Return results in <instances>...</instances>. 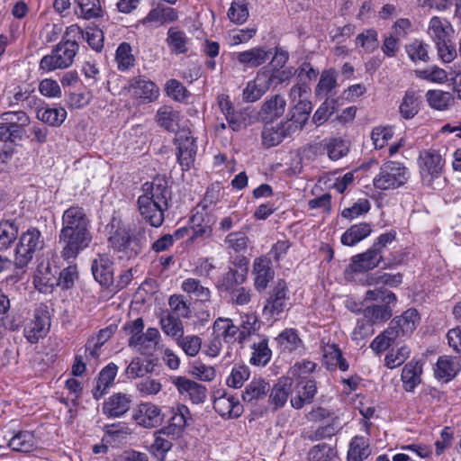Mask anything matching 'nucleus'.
Returning a JSON list of instances; mask_svg holds the SVG:
<instances>
[{
  "mask_svg": "<svg viewBox=\"0 0 461 461\" xmlns=\"http://www.w3.org/2000/svg\"><path fill=\"white\" fill-rule=\"evenodd\" d=\"M59 242L62 245L61 258L68 262L89 247L92 241L90 220L84 208L74 205L64 211L61 219Z\"/></svg>",
  "mask_w": 461,
  "mask_h": 461,
  "instance_id": "1",
  "label": "nucleus"
},
{
  "mask_svg": "<svg viewBox=\"0 0 461 461\" xmlns=\"http://www.w3.org/2000/svg\"><path fill=\"white\" fill-rule=\"evenodd\" d=\"M143 194L138 198V207L143 219L153 227H159L165 220L164 212L168 208L171 197L167 181L156 177L142 185Z\"/></svg>",
  "mask_w": 461,
  "mask_h": 461,
  "instance_id": "2",
  "label": "nucleus"
},
{
  "mask_svg": "<svg viewBox=\"0 0 461 461\" xmlns=\"http://www.w3.org/2000/svg\"><path fill=\"white\" fill-rule=\"evenodd\" d=\"M146 241L144 228H140L136 234H131L125 227L112 222L108 243L114 252L120 254V258H136L141 252Z\"/></svg>",
  "mask_w": 461,
  "mask_h": 461,
  "instance_id": "3",
  "label": "nucleus"
},
{
  "mask_svg": "<svg viewBox=\"0 0 461 461\" xmlns=\"http://www.w3.org/2000/svg\"><path fill=\"white\" fill-rule=\"evenodd\" d=\"M79 46L74 41H61L53 48L50 54L41 58L39 68L44 72L65 69L73 64Z\"/></svg>",
  "mask_w": 461,
  "mask_h": 461,
  "instance_id": "4",
  "label": "nucleus"
},
{
  "mask_svg": "<svg viewBox=\"0 0 461 461\" xmlns=\"http://www.w3.org/2000/svg\"><path fill=\"white\" fill-rule=\"evenodd\" d=\"M409 178L410 171L402 163L389 160L380 167L373 185L376 189L386 191L402 186Z\"/></svg>",
  "mask_w": 461,
  "mask_h": 461,
  "instance_id": "5",
  "label": "nucleus"
},
{
  "mask_svg": "<svg viewBox=\"0 0 461 461\" xmlns=\"http://www.w3.org/2000/svg\"><path fill=\"white\" fill-rule=\"evenodd\" d=\"M44 247V239L41 231L31 227L22 232L15 248V265L17 267H24Z\"/></svg>",
  "mask_w": 461,
  "mask_h": 461,
  "instance_id": "6",
  "label": "nucleus"
},
{
  "mask_svg": "<svg viewBox=\"0 0 461 461\" xmlns=\"http://www.w3.org/2000/svg\"><path fill=\"white\" fill-rule=\"evenodd\" d=\"M30 117L23 111H9L0 114V140L14 142L25 134Z\"/></svg>",
  "mask_w": 461,
  "mask_h": 461,
  "instance_id": "7",
  "label": "nucleus"
},
{
  "mask_svg": "<svg viewBox=\"0 0 461 461\" xmlns=\"http://www.w3.org/2000/svg\"><path fill=\"white\" fill-rule=\"evenodd\" d=\"M418 165L422 182L432 186L434 182L442 176L445 159L439 151L427 149L420 153Z\"/></svg>",
  "mask_w": 461,
  "mask_h": 461,
  "instance_id": "8",
  "label": "nucleus"
},
{
  "mask_svg": "<svg viewBox=\"0 0 461 461\" xmlns=\"http://www.w3.org/2000/svg\"><path fill=\"white\" fill-rule=\"evenodd\" d=\"M292 306L288 285L284 279H278L266 300L263 314L267 318H276Z\"/></svg>",
  "mask_w": 461,
  "mask_h": 461,
  "instance_id": "9",
  "label": "nucleus"
},
{
  "mask_svg": "<svg viewBox=\"0 0 461 461\" xmlns=\"http://www.w3.org/2000/svg\"><path fill=\"white\" fill-rule=\"evenodd\" d=\"M50 326V314L45 303H39L34 310L33 319L26 323L23 334L26 339L33 344L46 336Z\"/></svg>",
  "mask_w": 461,
  "mask_h": 461,
  "instance_id": "10",
  "label": "nucleus"
},
{
  "mask_svg": "<svg viewBox=\"0 0 461 461\" xmlns=\"http://www.w3.org/2000/svg\"><path fill=\"white\" fill-rule=\"evenodd\" d=\"M213 408L223 418L235 419L243 413V406L239 399L226 392H215Z\"/></svg>",
  "mask_w": 461,
  "mask_h": 461,
  "instance_id": "11",
  "label": "nucleus"
},
{
  "mask_svg": "<svg viewBox=\"0 0 461 461\" xmlns=\"http://www.w3.org/2000/svg\"><path fill=\"white\" fill-rule=\"evenodd\" d=\"M171 383L176 386L177 392L188 398L193 403L203 402L206 398L205 386L198 384L185 376H172Z\"/></svg>",
  "mask_w": 461,
  "mask_h": 461,
  "instance_id": "12",
  "label": "nucleus"
},
{
  "mask_svg": "<svg viewBox=\"0 0 461 461\" xmlns=\"http://www.w3.org/2000/svg\"><path fill=\"white\" fill-rule=\"evenodd\" d=\"M128 89L134 98L147 103L155 101L159 95V88L156 84L144 77L132 78L129 82Z\"/></svg>",
  "mask_w": 461,
  "mask_h": 461,
  "instance_id": "13",
  "label": "nucleus"
},
{
  "mask_svg": "<svg viewBox=\"0 0 461 461\" xmlns=\"http://www.w3.org/2000/svg\"><path fill=\"white\" fill-rule=\"evenodd\" d=\"M317 393L316 382L313 379H301L296 383L291 396V405L296 410L312 402Z\"/></svg>",
  "mask_w": 461,
  "mask_h": 461,
  "instance_id": "14",
  "label": "nucleus"
},
{
  "mask_svg": "<svg viewBox=\"0 0 461 461\" xmlns=\"http://www.w3.org/2000/svg\"><path fill=\"white\" fill-rule=\"evenodd\" d=\"M190 131H182L176 135L177 160L183 169H188L194 160L196 154V145L194 139L190 135Z\"/></svg>",
  "mask_w": 461,
  "mask_h": 461,
  "instance_id": "15",
  "label": "nucleus"
},
{
  "mask_svg": "<svg viewBox=\"0 0 461 461\" xmlns=\"http://www.w3.org/2000/svg\"><path fill=\"white\" fill-rule=\"evenodd\" d=\"M420 321L418 311L414 308H409L401 315L395 316L390 325L400 338L410 336L417 328Z\"/></svg>",
  "mask_w": 461,
  "mask_h": 461,
  "instance_id": "16",
  "label": "nucleus"
},
{
  "mask_svg": "<svg viewBox=\"0 0 461 461\" xmlns=\"http://www.w3.org/2000/svg\"><path fill=\"white\" fill-rule=\"evenodd\" d=\"M191 420L189 409L184 404H177L172 408L168 424L163 427V432H167L171 438H177Z\"/></svg>",
  "mask_w": 461,
  "mask_h": 461,
  "instance_id": "17",
  "label": "nucleus"
},
{
  "mask_svg": "<svg viewBox=\"0 0 461 461\" xmlns=\"http://www.w3.org/2000/svg\"><path fill=\"white\" fill-rule=\"evenodd\" d=\"M132 420L143 428H154L161 420V411L153 403L142 402L133 410Z\"/></svg>",
  "mask_w": 461,
  "mask_h": 461,
  "instance_id": "18",
  "label": "nucleus"
},
{
  "mask_svg": "<svg viewBox=\"0 0 461 461\" xmlns=\"http://www.w3.org/2000/svg\"><path fill=\"white\" fill-rule=\"evenodd\" d=\"M423 364L422 360L413 358L402 367L401 381L404 391L413 393L415 388L421 384Z\"/></svg>",
  "mask_w": 461,
  "mask_h": 461,
  "instance_id": "19",
  "label": "nucleus"
},
{
  "mask_svg": "<svg viewBox=\"0 0 461 461\" xmlns=\"http://www.w3.org/2000/svg\"><path fill=\"white\" fill-rule=\"evenodd\" d=\"M383 256L381 252L375 251L372 248L366 252L357 254L351 258V261L347 268L348 273H362L376 267Z\"/></svg>",
  "mask_w": 461,
  "mask_h": 461,
  "instance_id": "20",
  "label": "nucleus"
},
{
  "mask_svg": "<svg viewBox=\"0 0 461 461\" xmlns=\"http://www.w3.org/2000/svg\"><path fill=\"white\" fill-rule=\"evenodd\" d=\"M160 339V333L156 328H148L145 332L140 333L137 337H130L129 346L136 348L143 355L152 354L155 351Z\"/></svg>",
  "mask_w": 461,
  "mask_h": 461,
  "instance_id": "21",
  "label": "nucleus"
},
{
  "mask_svg": "<svg viewBox=\"0 0 461 461\" xmlns=\"http://www.w3.org/2000/svg\"><path fill=\"white\" fill-rule=\"evenodd\" d=\"M131 396L123 393L111 395L103 404V413L110 418H118L125 414L131 408Z\"/></svg>",
  "mask_w": 461,
  "mask_h": 461,
  "instance_id": "22",
  "label": "nucleus"
},
{
  "mask_svg": "<svg viewBox=\"0 0 461 461\" xmlns=\"http://www.w3.org/2000/svg\"><path fill=\"white\" fill-rule=\"evenodd\" d=\"M180 287L191 300H194L196 303L205 304L211 302V289L208 286L203 285L202 281L197 278L188 277L183 280Z\"/></svg>",
  "mask_w": 461,
  "mask_h": 461,
  "instance_id": "23",
  "label": "nucleus"
},
{
  "mask_svg": "<svg viewBox=\"0 0 461 461\" xmlns=\"http://www.w3.org/2000/svg\"><path fill=\"white\" fill-rule=\"evenodd\" d=\"M253 274L255 288L259 292L265 290L275 276L271 260L267 257L256 258L253 263Z\"/></svg>",
  "mask_w": 461,
  "mask_h": 461,
  "instance_id": "24",
  "label": "nucleus"
},
{
  "mask_svg": "<svg viewBox=\"0 0 461 461\" xmlns=\"http://www.w3.org/2000/svg\"><path fill=\"white\" fill-rule=\"evenodd\" d=\"M91 270L94 278L103 286H109L113 280V262L104 254H99L93 260Z\"/></svg>",
  "mask_w": 461,
  "mask_h": 461,
  "instance_id": "25",
  "label": "nucleus"
},
{
  "mask_svg": "<svg viewBox=\"0 0 461 461\" xmlns=\"http://www.w3.org/2000/svg\"><path fill=\"white\" fill-rule=\"evenodd\" d=\"M460 369V364L456 357L440 356L434 367V376L438 381L447 383L456 376Z\"/></svg>",
  "mask_w": 461,
  "mask_h": 461,
  "instance_id": "26",
  "label": "nucleus"
},
{
  "mask_svg": "<svg viewBox=\"0 0 461 461\" xmlns=\"http://www.w3.org/2000/svg\"><path fill=\"white\" fill-rule=\"evenodd\" d=\"M212 330L213 334L225 343L238 342L240 344L239 327L233 323L232 320L221 317L216 319L212 325Z\"/></svg>",
  "mask_w": 461,
  "mask_h": 461,
  "instance_id": "27",
  "label": "nucleus"
},
{
  "mask_svg": "<svg viewBox=\"0 0 461 461\" xmlns=\"http://www.w3.org/2000/svg\"><path fill=\"white\" fill-rule=\"evenodd\" d=\"M267 71H260L254 80L249 81L243 89L242 98L245 102L258 101L267 90Z\"/></svg>",
  "mask_w": 461,
  "mask_h": 461,
  "instance_id": "28",
  "label": "nucleus"
},
{
  "mask_svg": "<svg viewBox=\"0 0 461 461\" xmlns=\"http://www.w3.org/2000/svg\"><path fill=\"white\" fill-rule=\"evenodd\" d=\"M323 365L329 370L339 367L341 371L348 369V363L343 357L342 352L335 343H327L322 347Z\"/></svg>",
  "mask_w": 461,
  "mask_h": 461,
  "instance_id": "29",
  "label": "nucleus"
},
{
  "mask_svg": "<svg viewBox=\"0 0 461 461\" xmlns=\"http://www.w3.org/2000/svg\"><path fill=\"white\" fill-rule=\"evenodd\" d=\"M270 53L263 47H256L234 55L240 64L248 68H258L267 62Z\"/></svg>",
  "mask_w": 461,
  "mask_h": 461,
  "instance_id": "30",
  "label": "nucleus"
},
{
  "mask_svg": "<svg viewBox=\"0 0 461 461\" xmlns=\"http://www.w3.org/2000/svg\"><path fill=\"white\" fill-rule=\"evenodd\" d=\"M270 391L269 384L263 378H254L245 387L241 397L245 402L256 404L258 401L264 399Z\"/></svg>",
  "mask_w": 461,
  "mask_h": 461,
  "instance_id": "31",
  "label": "nucleus"
},
{
  "mask_svg": "<svg viewBox=\"0 0 461 461\" xmlns=\"http://www.w3.org/2000/svg\"><path fill=\"white\" fill-rule=\"evenodd\" d=\"M292 381L289 377H282L273 386L268 402L273 406L275 411L282 408L287 402L288 396L291 393Z\"/></svg>",
  "mask_w": 461,
  "mask_h": 461,
  "instance_id": "32",
  "label": "nucleus"
},
{
  "mask_svg": "<svg viewBox=\"0 0 461 461\" xmlns=\"http://www.w3.org/2000/svg\"><path fill=\"white\" fill-rule=\"evenodd\" d=\"M454 32L451 23L445 18L433 16L428 27V33L435 43L448 41Z\"/></svg>",
  "mask_w": 461,
  "mask_h": 461,
  "instance_id": "33",
  "label": "nucleus"
},
{
  "mask_svg": "<svg viewBox=\"0 0 461 461\" xmlns=\"http://www.w3.org/2000/svg\"><path fill=\"white\" fill-rule=\"evenodd\" d=\"M178 18L177 12L172 7L154 8L151 9L146 17L141 20L143 24H151L158 27L165 23L176 21Z\"/></svg>",
  "mask_w": 461,
  "mask_h": 461,
  "instance_id": "34",
  "label": "nucleus"
},
{
  "mask_svg": "<svg viewBox=\"0 0 461 461\" xmlns=\"http://www.w3.org/2000/svg\"><path fill=\"white\" fill-rule=\"evenodd\" d=\"M275 339L283 352L292 353L303 348V342L299 338L297 330L292 328L285 329Z\"/></svg>",
  "mask_w": 461,
  "mask_h": 461,
  "instance_id": "35",
  "label": "nucleus"
},
{
  "mask_svg": "<svg viewBox=\"0 0 461 461\" xmlns=\"http://www.w3.org/2000/svg\"><path fill=\"white\" fill-rule=\"evenodd\" d=\"M285 105V98L280 95H276L263 103L259 114L263 120L272 121L284 114Z\"/></svg>",
  "mask_w": 461,
  "mask_h": 461,
  "instance_id": "36",
  "label": "nucleus"
},
{
  "mask_svg": "<svg viewBox=\"0 0 461 461\" xmlns=\"http://www.w3.org/2000/svg\"><path fill=\"white\" fill-rule=\"evenodd\" d=\"M394 303L373 304L363 309V316L374 326L388 321L393 315Z\"/></svg>",
  "mask_w": 461,
  "mask_h": 461,
  "instance_id": "37",
  "label": "nucleus"
},
{
  "mask_svg": "<svg viewBox=\"0 0 461 461\" xmlns=\"http://www.w3.org/2000/svg\"><path fill=\"white\" fill-rule=\"evenodd\" d=\"M371 232V225L367 222L354 224L342 234L340 241L345 246L352 247L368 237Z\"/></svg>",
  "mask_w": 461,
  "mask_h": 461,
  "instance_id": "38",
  "label": "nucleus"
},
{
  "mask_svg": "<svg viewBox=\"0 0 461 461\" xmlns=\"http://www.w3.org/2000/svg\"><path fill=\"white\" fill-rule=\"evenodd\" d=\"M179 113L171 106L163 105L156 114L158 124L168 131H176L179 127Z\"/></svg>",
  "mask_w": 461,
  "mask_h": 461,
  "instance_id": "39",
  "label": "nucleus"
},
{
  "mask_svg": "<svg viewBox=\"0 0 461 461\" xmlns=\"http://www.w3.org/2000/svg\"><path fill=\"white\" fill-rule=\"evenodd\" d=\"M420 96L414 90H407L400 104L399 112L405 120L412 119L420 110Z\"/></svg>",
  "mask_w": 461,
  "mask_h": 461,
  "instance_id": "40",
  "label": "nucleus"
},
{
  "mask_svg": "<svg viewBox=\"0 0 461 461\" xmlns=\"http://www.w3.org/2000/svg\"><path fill=\"white\" fill-rule=\"evenodd\" d=\"M371 454L368 440L362 436L354 437L348 451V461H363Z\"/></svg>",
  "mask_w": 461,
  "mask_h": 461,
  "instance_id": "41",
  "label": "nucleus"
},
{
  "mask_svg": "<svg viewBox=\"0 0 461 461\" xmlns=\"http://www.w3.org/2000/svg\"><path fill=\"white\" fill-rule=\"evenodd\" d=\"M252 356L250 363L258 366H265L271 359L272 351L268 347V339L265 336L260 337L258 342L252 345Z\"/></svg>",
  "mask_w": 461,
  "mask_h": 461,
  "instance_id": "42",
  "label": "nucleus"
},
{
  "mask_svg": "<svg viewBox=\"0 0 461 461\" xmlns=\"http://www.w3.org/2000/svg\"><path fill=\"white\" fill-rule=\"evenodd\" d=\"M166 41L170 50L176 54L186 53L189 39L185 32L176 27H170L167 31Z\"/></svg>",
  "mask_w": 461,
  "mask_h": 461,
  "instance_id": "43",
  "label": "nucleus"
},
{
  "mask_svg": "<svg viewBox=\"0 0 461 461\" xmlns=\"http://www.w3.org/2000/svg\"><path fill=\"white\" fill-rule=\"evenodd\" d=\"M159 323L162 331L176 341L184 334L183 322L172 313H167L161 316Z\"/></svg>",
  "mask_w": 461,
  "mask_h": 461,
  "instance_id": "44",
  "label": "nucleus"
},
{
  "mask_svg": "<svg viewBox=\"0 0 461 461\" xmlns=\"http://www.w3.org/2000/svg\"><path fill=\"white\" fill-rule=\"evenodd\" d=\"M426 97L430 107L438 111L448 109L454 103L452 94L442 90H429Z\"/></svg>",
  "mask_w": 461,
  "mask_h": 461,
  "instance_id": "45",
  "label": "nucleus"
},
{
  "mask_svg": "<svg viewBox=\"0 0 461 461\" xmlns=\"http://www.w3.org/2000/svg\"><path fill=\"white\" fill-rule=\"evenodd\" d=\"M18 225L14 221H0V251L11 247L18 236Z\"/></svg>",
  "mask_w": 461,
  "mask_h": 461,
  "instance_id": "46",
  "label": "nucleus"
},
{
  "mask_svg": "<svg viewBox=\"0 0 461 461\" xmlns=\"http://www.w3.org/2000/svg\"><path fill=\"white\" fill-rule=\"evenodd\" d=\"M7 445L14 451L29 452L34 446V436L27 430L19 431L9 439Z\"/></svg>",
  "mask_w": 461,
  "mask_h": 461,
  "instance_id": "47",
  "label": "nucleus"
},
{
  "mask_svg": "<svg viewBox=\"0 0 461 461\" xmlns=\"http://www.w3.org/2000/svg\"><path fill=\"white\" fill-rule=\"evenodd\" d=\"M355 42L365 52L372 53L379 47L378 32L373 28L366 29L356 37Z\"/></svg>",
  "mask_w": 461,
  "mask_h": 461,
  "instance_id": "48",
  "label": "nucleus"
},
{
  "mask_svg": "<svg viewBox=\"0 0 461 461\" xmlns=\"http://www.w3.org/2000/svg\"><path fill=\"white\" fill-rule=\"evenodd\" d=\"M154 370V364L152 360H141L140 357H134L128 365L125 374L128 378L135 379L142 377L146 374L151 373Z\"/></svg>",
  "mask_w": 461,
  "mask_h": 461,
  "instance_id": "49",
  "label": "nucleus"
},
{
  "mask_svg": "<svg viewBox=\"0 0 461 461\" xmlns=\"http://www.w3.org/2000/svg\"><path fill=\"white\" fill-rule=\"evenodd\" d=\"M245 280V275L240 274L237 269L230 268L224 273L218 281V288L221 291L230 293Z\"/></svg>",
  "mask_w": 461,
  "mask_h": 461,
  "instance_id": "50",
  "label": "nucleus"
},
{
  "mask_svg": "<svg viewBox=\"0 0 461 461\" xmlns=\"http://www.w3.org/2000/svg\"><path fill=\"white\" fill-rule=\"evenodd\" d=\"M66 117L67 112L61 107L40 109L37 111V118L50 126H59Z\"/></svg>",
  "mask_w": 461,
  "mask_h": 461,
  "instance_id": "51",
  "label": "nucleus"
},
{
  "mask_svg": "<svg viewBox=\"0 0 461 461\" xmlns=\"http://www.w3.org/2000/svg\"><path fill=\"white\" fill-rule=\"evenodd\" d=\"M170 310L177 318L189 319L192 314L191 303L185 300L183 294H172L168 298Z\"/></svg>",
  "mask_w": 461,
  "mask_h": 461,
  "instance_id": "52",
  "label": "nucleus"
},
{
  "mask_svg": "<svg viewBox=\"0 0 461 461\" xmlns=\"http://www.w3.org/2000/svg\"><path fill=\"white\" fill-rule=\"evenodd\" d=\"M239 327L240 344H243L251 335L255 334L260 328L258 317L253 314H245L241 317Z\"/></svg>",
  "mask_w": 461,
  "mask_h": 461,
  "instance_id": "53",
  "label": "nucleus"
},
{
  "mask_svg": "<svg viewBox=\"0 0 461 461\" xmlns=\"http://www.w3.org/2000/svg\"><path fill=\"white\" fill-rule=\"evenodd\" d=\"M79 8L76 14L84 19L89 20L102 16L100 0H75Z\"/></svg>",
  "mask_w": 461,
  "mask_h": 461,
  "instance_id": "54",
  "label": "nucleus"
},
{
  "mask_svg": "<svg viewBox=\"0 0 461 461\" xmlns=\"http://www.w3.org/2000/svg\"><path fill=\"white\" fill-rule=\"evenodd\" d=\"M399 338L400 337L393 330V328L389 324L385 330L374 339L371 342L370 348L376 353L383 352L389 348V347Z\"/></svg>",
  "mask_w": 461,
  "mask_h": 461,
  "instance_id": "55",
  "label": "nucleus"
},
{
  "mask_svg": "<svg viewBox=\"0 0 461 461\" xmlns=\"http://www.w3.org/2000/svg\"><path fill=\"white\" fill-rule=\"evenodd\" d=\"M310 461H337V451L331 446L321 443L311 448L308 454Z\"/></svg>",
  "mask_w": 461,
  "mask_h": 461,
  "instance_id": "56",
  "label": "nucleus"
},
{
  "mask_svg": "<svg viewBox=\"0 0 461 461\" xmlns=\"http://www.w3.org/2000/svg\"><path fill=\"white\" fill-rule=\"evenodd\" d=\"M154 442L150 448L157 456H164V455L171 449L173 443L172 440L176 438H171L167 432H163V428L156 431L154 434Z\"/></svg>",
  "mask_w": 461,
  "mask_h": 461,
  "instance_id": "57",
  "label": "nucleus"
},
{
  "mask_svg": "<svg viewBox=\"0 0 461 461\" xmlns=\"http://www.w3.org/2000/svg\"><path fill=\"white\" fill-rule=\"evenodd\" d=\"M428 44L424 43L420 40H413L405 46V50L408 57L413 61L428 62L429 59L428 54Z\"/></svg>",
  "mask_w": 461,
  "mask_h": 461,
  "instance_id": "58",
  "label": "nucleus"
},
{
  "mask_svg": "<svg viewBox=\"0 0 461 461\" xmlns=\"http://www.w3.org/2000/svg\"><path fill=\"white\" fill-rule=\"evenodd\" d=\"M115 60L120 71H126L134 65V57L131 53V47L127 42H122L115 53Z\"/></svg>",
  "mask_w": 461,
  "mask_h": 461,
  "instance_id": "59",
  "label": "nucleus"
},
{
  "mask_svg": "<svg viewBox=\"0 0 461 461\" xmlns=\"http://www.w3.org/2000/svg\"><path fill=\"white\" fill-rule=\"evenodd\" d=\"M176 342L188 357H195L202 347V339L197 335L183 334Z\"/></svg>",
  "mask_w": 461,
  "mask_h": 461,
  "instance_id": "60",
  "label": "nucleus"
},
{
  "mask_svg": "<svg viewBox=\"0 0 461 461\" xmlns=\"http://www.w3.org/2000/svg\"><path fill=\"white\" fill-rule=\"evenodd\" d=\"M261 136L263 145L267 148L278 145L285 139L279 123L276 125L267 123Z\"/></svg>",
  "mask_w": 461,
  "mask_h": 461,
  "instance_id": "61",
  "label": "nucleus"
},
{
  "mask_svg": "<svg viewBox=\"0 0 461 461\" xmlns=\"http://www.w3.org/2000/svg\"><path fill=\"white\" fill-rule=\"evenodd\" d=\"M249 376L250 370L249 366L245 365H235L230 375L227 377L226 383L230 387L240 388Z\"/></svg>",
  "mask_w": 461,
  "mask_h": 461,
  "instance_id": "62",
  "label": "nucleus"
},
{
  "mask_svg": "<svg viewBox=\"0 0 461 461\" xmlns=\"http://www.w3.org/2000/svg\"><path fill=\"white\" fill-rule=\"evenodd\" d=\"M229 127L234 131H239L250 124V114L249 109L243 108L234 110L230 115L225 119Z\"/></svg>",
  "mask_w": 461,
  "mask_h": 461,
  "instance_id": "63",
  "label": "nucleus"
},
{
  "mask_svg": "<svg viewBox=\"0 0 461 461\" xmlns=\"http://www.w3.org/2000/svg\"><path fill=\"white\" fill-rule=\"evenodd\" d=\"M325 149L331 160H339L348 154V145L341 139L332 138L325 144Z\"/></svg>",
  "mask_w": 461,
  "mask_h": 461,
  "instance_id": "64",
  "label": "nucleus"
}]
</instances>
